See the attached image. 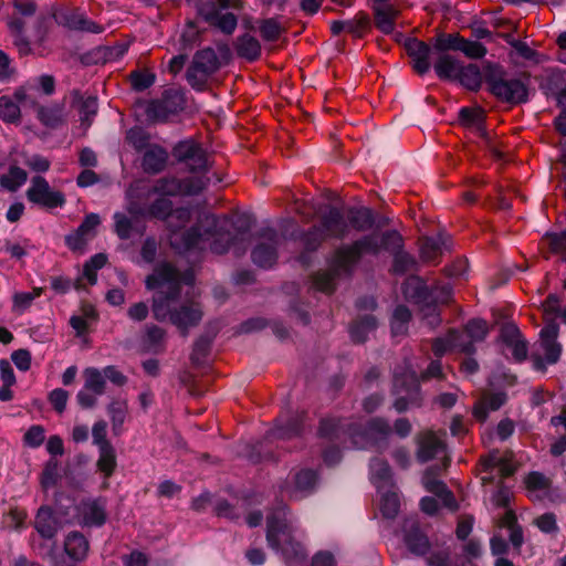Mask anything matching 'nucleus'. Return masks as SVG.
I'll return each instance as SVG.
<instances>
[{
    "instance_id": "obj_1",
    "label": "nucleus",
    "mask_w": 566,
    "mask_h": 566,
    "mask_svg": "<svg viewBox=\"0 0 566 566\" xmlns=\"http://www.w3.org/2000/svg\"><path fill=\"white\" fill-rule=\"evenodd\" d=\"M149 214L157 219H166L167 226L171 231L170 244L178 252H187L192 249H206V242L212 252L222 254L230 248L233 237L227 231L231 223L226 217L213 214L203 216L198 224L190 230L179 233L178 229L186 226L191 217L188 208H178L172 210V202L164 196H159L149 207Z\"/></svg>"
},
{
    "instance_id": "obj_2",
    "label": "nucleus",
    "mask_w": 566,
    "mask_h": 566,
    "mask_svg": "<svg viewBox=\"0 0 566 566\" xmlns=\"http://www.w3.org/2000/svg\"><path fill=\"white\" fill-rule=\"evenodd\" d=\"M180 273L169 263L159 265L146 279L148 290H156L153 296L151 311L154 318L163 322L169 318L184 336L189 328L197 326L202 318V307L195 300H187L178 307L176 301L181 290Z\"/></svg>"
},
{
    "instance_id": "obj_3",
    "label": "nucleus",
    "mask_w": 566,
    "mask_h": 566,
    "mask_svg": "<svg viewBox=\"0 0 566 566\" xmlns=\"http://www.w3.org/2000/svg\"><path fill=\"white\" fill-rule=\"evenodd\" d=\"M402 244L401 235L396 231L381 234L373 233L356 240L352 244L338 248L327 270L316 272L312 276V286L319 292L332 294L342 276H349L354 266L365 254H378L381 250H396Z\"/></svg>"
},
{
    "instance_id": "obj_4",
    "label": "nucleus",
    "mask_w": 566,
    "mask_h": 566,
    "mask_svg": "<svg viewBox=\"0 0 566 566\" xmlns=\"http://www.w3.org/2000/svg\"><path fill=\"white\" fill-rule=\"evenodd\" d=\"M390 426L380 418L371 419L367 428L363 429L358 424L345 422L334 418L323 419L319 426V434L331 440H338L346 443V437L350 439L352 446L355 448H366L373 436L388 434Z\"/></svg>"
},
{
    "instance_id": "obj_5",
    "label": "nucleus",
    "mask_w": 566,
    "mask_h": 566,
    "mask_svg": "<svg viewBox=\"0 0 566 566\" xmlns=\"http://www.w3.org/2000/svg\"><path fill=\"white\" fill-rule=\"evenodd\" d=\"M266 541L271 548L280 551L285 559L304 555L303 546L293 537V528L285 518L284 510L268 516Z\"/></svg>"
},
{
    "instance_id": "obj_6",
    "label": "nucleus",
    "mask_w": 566,
    "mask_h": 566,
    "mask_svg": "<svg viewBox=\"0 0 566 566\" xmlns=\"http://www.w3.org/2000/svg\"><path fill=\"white\" fill-rule=\"evenodd\" d=\"M244 8L242 0H206L197 3V14L210 27L227 35H231L238 27V17L233 12H222L233 9L241 11Z\"/></svg>"
},
{
    "instance_id": "obj_7",
    "label": "nucleus",
    "mask_w": 566,
    "mask_h": 566,
    "mask_svg": "<svg viewBox=\"0 0 566 566\" xmlns=\"http://www.w3.org/2000/svg\"><path fill=\"white\" fill-rule=\"evenodd\" d=\"M348 233L349 224L345 219V213L336 207H328L321 214L318 224H315L304 235V244L306 250L315 251L326 239H343Z\"/></svg>"
},
{
    "instance_id": "obj_8",
    "label": "nucleus",
    "mask_w": 566,
    "mask_h": 566,
    "mask_svg": "<svg viewBox=\"0 0 566 566\" xmlns=\"http://www.w3.org/2000/svg\"><path fill=\"white\" fill-rule=\"evenodd\" d=\"M484 78L491 93L501 102L522 104L528 98L526 84L520 78H506L503 69L496 64H486Z\"/></svg>"
},
{
    "instance_id": "obj_9",
    "label": "nucleus",
    "mask_w": 566,
    "mask_h": 566,
    "mask_svg": "<svg viewBox=\"0 0 566 566\" xmlns=\"http://www.w3.org/2000/svg\"><path fill=\"white\" fill-rule=\"evenodd\" d=\"M210 182L209 177L190 176L182 179L177 177H164L156 180L148 195L169 196H193L200 193Z\"/></svg>"
},
{
    "instance_id": "obj_10",
    "label": "nucleus",
    "mask_w": 566,
    "mask_h": 566,
    "mask_svg": "<svg viewBox=\"0 0 566 566\" xmlns=\"http://www.w3.org/2000/svg\"><path fill=\"white\" fill-rule=\"evenodd\" d=\"M219 60L216 52L210 49L198 51L187 70L186 78L189 85L197 91H205L209 77L218 70Z\"/></svg>"
},
{
    "instance_id": "obj_11",
    "label": "nucleus",
    "mask_w": 566,
    "mask_h": 566,
    "mask_svg": "<svg viewBox=\"0 0 566 566\" xmlns=\"http://www.w3.org/2000/svg\"><path fill=\"white\" fill-rule=\"evenodd\" d=\"M25 195L31 203L48 210L62 208L66 202L65 195L51 188L48 180L42 176H35L31 179V185Z\"/></svg>"
},
{
    "instance_id": "obj_12",
    "label": "nucleus",
    "mask_w": 566,
    "mask_h": 566,
    "mask_svg": "<svg viewBox=\"0 0 566 566\" xmlns=\"http://www.w3.org/2000/svg\"><path fill=\"white\" fill-rule=\"evenodd\" d=\"M56 22L71 30L99 34L105 31L104 25L88 19L80 9H65L55 15Z\"/></svg>"
},
{
    "instance_id": "obj_13",
    "label": "nucleus",
    "mask_w": 566,
    "mask_h": 566,
    "mask_svg": "<svg viewBox=\"0 0 566 566\" xmlns=\"http://www.w3.org/2000/svg\"><path fill=\"white\" fill-rule=\"evenodd\" d=\"M261 238L263 239L252 251L253 262L264 269L273 266L277 259V247L281 237L273 229H265Z\"/></svg>"
},
{
    "instance_id": "obj_14",
    "label": "nucleus",
    "mask_w": 566,
    "mask_h": 566,
    "mask_svg": "<svg viewBox=\"0 0 566 566\" xmlns=\"http://www.w3.org/2000/svg\"><path fill=\"white\" fill-rule=\"evenodd\" d=\"M394 386L397 394L406 392L395 401V408L398 412L405 411L409 405H418L419 382L415 371L398 375L395 373Z\"/></svg>"
},
{
    "instance_id": "obj_15",
    "label": "nucleus",
    "mask_w": 566,
    "mask_h": 566,
    "mask_svg": "<svg viewBox=\"0 0 566 566\" xmlns=\"http://www.w3.org/2000/svg\"><path fill=\"white\" fill-rule=\"evenodd\" d=\"M448 465V459H444L442 465H432L428 468L422 476L424 489L441 497L444 504L450 509H455V500L453 494L447 489L446 484L438 479V475Z\"/></svg>"
},
{
    "instance_id": "obj_16",
    "label": "nucleus",
    "mask_w": 566,
    "mask_h": 566,
    "mask_svg": "<svg viewBox=\"0 0 566 566\" xmlns=\"http://www.w3.org/2000/svg\"><path fill=\"white\" fill-rule=\"evenodd\" d=\"M431 349L434 356L442 357L448 352H459L472 355L475 347L471 343L463 340V335L457 329H450L444 337H437L431 343Z\"/></svg>"
},
{
    "instance_id": "obj_17",
    "label": "nucleus",
    "mask_w": 566,
    "mask_h": 566,
    "mask_svg": "<svg viewBox=\"0 0 566 566\" xmlns=\"http://www.w3.org/2000/svg\"><path fill=\"white\" fill-rule=\"evenodd\" d=\"M77 512L82 525L99 527L105 524L107 518L106 500L98 497L82 501Z\"/></svg>"
},
{
    "instance_id": "obj_18",
    "label": "nucleus",
    "mask_w": 566,
    "mask_h": 566,
    "mask_svg": "<svg viewBox=\"0 0 566 566\" xmlns=\"http://www.w3.org/2000/svg\"><path fill=\"white\" fill-rule=\"evenodd\" d=\"M101 223V219L96 213L85 216L83 222L71 234L66 235L65 242L72 250H80L83 245L95 235V230Z\"/></svg>"
},
{
    "instance_id": "obj_19",
    "label": "nucleus",
    "mask_w": 566,
    "mask_h": 566,
    "mask_svg": "<svg viewBox=\"0 0 566 566\" xmlns=\"http://www.w3.org/2000/svg\"><path fill=\"white\" fill-rule=\"evenodd\" d=\"M557 336L558 324L553 321L547 323L539 333L541 346L548 364L557 363L562 354V345L557 343Z\"/></svg>"
},
{
    "instance_id": "obj_20",
    "label": "nucleus",
    "mask_w": 566,
    "mask_h": 566,
    "mask_svg": "<svg viewBox=\"0 0 566 566\" xmlns=\"http://www.w3.org/2000/svg\"><path fill=\"white\" fill-rule=\"evenodd\" d=\"M405 48L408 55L412 59L413 70L420 75L427 73L430 69V45L413 38L406 41Z\"/></svg>"
},
{
    "instance_id": "obj_21",
    "label": "nucleus",
    "mask_w": 566,
    "mask_h": 566,
    "mask_svg": "<svg viewBox=\"0 0 566 566\" xmlns=\"http://www.w3.org/2000/svg\"><path fill=\"white\" fill-rule=\"evenodd\" d=\"M506 401L504 392L485 391L476 400L473 406V416L476 420L483 422L486 420L489 412L499 410Z\"/></svg>"
},
{
    "instance_id": "obj_22",
    "label": "nucleus",
    "mask_w": 566,
    "mask_h": 566,
    "mask_svg": "<svg viewBox=\"0 0 566 566\" xmlns=\"http://www.w3.org/2000/svg\"><path fill=\"white\" fill-rule=\"evenodd\" d=\"M34 528L46 539H52L61 527V523L50 506H41L34 518Z\"/></svg>"
},
{
    "instance_id": "obj_23",
    "label": "nucleus",
    "mask_w": 566,
    "mask_h": 566,
    "mask_svg": "<svg viewBox=\"0 0 566 566\" xmlns=\"http://www.w3.org/2000/svg\"><path fill=\"white\" fill-rule=\"evenodd\" d=\"M317 482V474L311 469H302L293 474L292 486L286 488L290 497L298 499L312 492Z\"/></svg>"
},
{
    "instance_id": "obj_24",
    "label": "nucleus",
    "mask_w": 566,
    "mask_h": 566,
    "mask_svg": "<svg viewBox=\"0 0 566 566\" xmlns=\"http://www.w3.org/2000/svg\"><path fill=\"white\" fill-rule=\"evenodd\" d=\"M167 161V150L159 145H150L144 153L142 168L147 174L156 175L166 168Z\"/></svg>"
},
{
    "instance_id": "obj_25",
    "label": "nucleus",
    "mask_w": 566,
    "mask_h": 566,
    "mask_svg": "<svg viewBox=\"0 0 566 566\" xmlns=\"http://www.w3.org/2000/svg\"><path fill=\"white\" fill-rule=\"evenodd\" d=\"M303 413H296L289 419L279 418L275 428L271 431V436L274 439L282 440H289L300 436L303 431Z\"/></svg>"
},
{
    "instance_id": "obj_26",
    "label": "nucleus",
    "mask_w": 566,
    "mask_h": 566,
    "mask_svg": "<svg viewBox=\"0 0 566 566\" xmlns=\"http://www.w3.org/2000/svg\"><path fill=\"white\" fill-rule=\"evenodd\" d=\"M444 453L443 442L433 433L424 432L419 437L418 460L427 462Z\"/></svg>"
},
{
    "instance_id": "obj_27",
    "label": "nucleus",
    "mask_w": 566,
    "mask_h": 566,
    "mask_svg": "<svg viewBox=\"0 0 566 566\" xmlns=\"http://www.w3.org/2000/svg\"><path fill=\"white\" fill-rule=\"evenodd\" d=\"M373 10L376 28L385 34L392 33L399 11L391 4H375Z\"/></svg>"
},
{
    "instance_id": "obj_28",
    "label": "nucleus",
    "mask_w": 566,
    "mask_h": 566,
    "mask_svg": "<svg viewBox=\"0 0 566 566\" xmlns=\"http://www.w3.org/2000/svg\"><path fill=\"white\" fill-rule=\"evenodd\" d=\"M88 548V541L82 533L74 531L67 534L64 542V551L71 559L75 562L85 559Z\"/></svg>"
},
{
    "instance_id": "obj_29",
    "label": "nucleus",
    "mask_w": 566,
    "mask_h": 566,
    "mask_svg": "<svg viewBox=\"0 0 566 566\" xmlns=\"http://www.w3.org/2000/svg\"><path fill=\"white\" fill-rule=\"evenodd\" d=\"M459 120L462 126L472 129L479 136H485V113L481 107H462L459 112Z\"/></svg>"
},
{
    "instance_id": "obj_30",
    "label": "nucleus",
    "mask_w": 566,
    "mask_h": 566,
    "mask_svg": "<svg viewBox=\"0 0 566 566\" xmlns=\"http://www.w3.org/2000/svg\"><path fill=\"white\" fill-rule=\"evenodd\" d=\"M107 413L112 423L114 436H120L124 431V423L128 417V402L126 399H113L107 406Z\"/></svg>"
},
{
    "instance_id": "obj_31",
    "label": "nucleus",
    "mask_w": 566,
    "mask_h": 566,
    "mask_svg": "<svg viewBox=\"0 0 566 566\" xmlns=\"http://www.w3.org/2000/svg\"><path fill=\"white\" fill-rule=\"evenodd\" d=\"M235 51L238 56L248 61H255L261 55V44L250 34H243L237 39Z\"/></svg>"
},
{
    "instance_id": "obj_32",
    "label": "nucleus",
    "mask_w": 566,
    "mask_h": 566,
    "mask_svg": "<svg viewBox=\"0 0 566 566\" xmlns=\"http://www.w3.org/2000/svg\"><path fill=\"white\" fill-rule=\"evenodd\" d=\"M405 542L409 551L416 555H426L430 549L428 537L415 525L413 522L405 536Z\"/></svg>"
},
{
    "instance_id": "obj_33",
    "label": "nucleus",
    "mask_w": 566,
    "mask_h": 566,
    "mask_svg": "<svg viewBox=\"0 0 566 566\" xmlns=\"http://www.w3.org/2000/svg\"><path fill=\"white\" fill-rule=\"evenodd\" d=\"M541 88L547 96H557L566 90V70H552L541 84Z\"/></svg>"
},
{
    "instance_id": "obj_34",
    "label": "nucleus",
    "mask_w": 566,
    "mask_h": 566,
    "mask_svg": "<svg viewBox=\"0 0 566 566\" xmlns=\"http://www.w3.org/2000/svg\"><path fill=\"white\" fill-rule=\"evenodd\" d=\"M345 219H347L349 229L353 228L357 231L368 230L374 224L373 213L367 208L349 209L345 213Z\"/></svg>"
},
{
    "instance_id": "obj_35",
    "label": "nucleus",
    "mask_w": 566,
    "mask_h": 566,
    "mask_svg": "<svg viewBox=\"0 0 566 566\" xmlns=\"http://www.w3.org/2000/svg\"><path fill=\"white\" fill-rule=\"evenodd\" d=\"M96 467L98 471L103 473L105 479H108L113 475L117 467V461L116 452L112 444H105L98 449Z\"/></svg>"
},
{
    "instance_id": "obj_36",
    "label": "nucleus",
    "mask_w": 566,
    "mask_h": 566,
    "mask_svg": "<svg viewBox=\"0 0 566 566\" xmlns=\"http://www.w3.org/2000/svg\"><path fill=\"white\" fill-rule=\"evenodd\" d=\"M460 66L459 61L454 56L442 53L434 63V71L439 78L450 80L455 78Z\"/></svg>"
},
{
    "instance_id": "obj_37",
    "label": "nucleus",
    "mask_w": 566,
    "mask_h": 566,
    "mask_svg": "<svg viewBox=\"0 0 566 566\" xmlns=\"http://www.w3.org/2000/svg\"><path fill=\"white\" fill-rule=\"evenodd\" d=\"M482 77L481 71L476 64L460 66L455 76L463 86L471 91H476L481 87Z\"/></svg>"
},
{
    "instance_id": "obj_38",
    "label": "nucleus",
    "mask_w": 566,
    "mask_h": 566,
    "mask_svg": "<svg viewBox=\"0 0 566 566\" xmlns=\"http://www.w3.org/2000/svg\"><path fill=\"white\" fill-rule=\"evenodd\" d=\"M114 220L115 232L123 240L129 239L134 233L143 234L145 230L144 226H138L133 219L120 212L114 214Z\"/></svg>"
},
{
    "instance_id": "obj_39",
    "label": "nucleus",
    "mask_w": 566,
    "mask_h": 566,
    "mask_svg": "<svg viewBox=\"0 0 566 566\" xmlns=\"http://www.w3.org/2000/svg\"><path fill=\"white\" fill-rule=\"evenodd\" d=\"M489 333L488 323L484 319L474 318L467 323L463 335L465 343H471L474 346L475 342H482Z\"/></svg>"
},
{
    "instance_id": "obj_40",
    "label": "nucleus",
    "mask_w": 566,
    "mask_h": 566,
    "mask_svg": "<svg viewBox=\"0 0 566 566\" xmlns=\"http://www.w3.org/2000/svg\"><path fill=\"white\" fill-rule=\"evenodd\" d=\"M370 479L378 489H382L389 484L391 480V470L389 464L381 459H374L370 462Z\"/></svg>"
},
{
    "instance_id": "obj_41",
    "label": "nucleus",
    "mask_w": 566,
    "mask_h": 566,
    "mask_svg": "<svg viewBox=\"0 0 566 566\" xmlns=\"http://www.w3.org/2000/svg\"><path fill=\"white\" fill-rule=\"evenodd\" d=\"M376 326V318L371 315H366L355 321L349 329L353 342L364 343L367 338V335L373 332Z\"/></svg>"
},
{
    "instance_id": "obj_42",
    "label": "nucleus",
    "mask_w": 566,
    "mask_h": 566,
    "mask_svg": "<svg viewBox=\"0 0 566 566\" xmlns=\"http://www.w3.org/2000/svg\"><path fill=\"white\" fill-rule=\"evenodd\" d=\"M38 118L43 125L55 128L60 126L65 119L63 107L57 104L51 106H40L38 107Z\"/></svg>"
},
{
    "instance_id": "obj_43",
    "label": "nucleus",
    "mask_w": 566,
    "mask_h": 566,
    "mask_svg": "<svg viewBox=\"0 0 566 566\" xmlns=\"http://www.w3.org/2000/svg\"><path fill=\"white\" fill-rule=\"evenodd\" d=\"M84 386L97 395H104L106 391V380L103 371L96 367H87L83 370Z\"/></svg>"
},
{
    "instance_id": "obj_44",
    "label": "nucleus",
    "mask_w": 566,
    "mask_h": 566,
    "mask_svg": "<svg viewBox=\"0 0 566 566\" xmlns=\"http://www.w3.org/2000/svg\"><path fill=\"white\" fill-rule=\"evenodd\" d=\"M27 178L25 170L18 166H11L8 172L0 177V185L9 191H15L27 181Z\"/></svg>"
},
{
    "instance_id": "obj_45",
    "label": "nucleus",
    "mask_w": 566,
    "mask_h": 566,
    "mask_svg": "<svg viewBox=\"0 0 566 566\" xmlns=\"http://www.w3.org/2000/svg\"><path fill=\"white\" fill-rule=\"evenodd\" d=\"M411 318V313L405 305H399L394 311L390 326L394 336H401L407 333L408 323Z\"/></svg>"
},
{
    "instance_id": "obj_46",
    "label": "nucleus",
    "mask_w": 566,
    "mask_h": 566,
    "mask_svg": "<svg viewBox=\"0 0 566 566\" xmlns=\"http://www.w3.org/2000/svg\"><path fill=\"white\" fill-rule=\"evenodd\" d=\"M21 111L17 102L10 96L0 97V118L6 123L20 122Z\"/></svg>"
},
{
    "instance_id": "obj_47",
    "label": "nucleus",
    "mask_w": 566,
    "mask_h": 566,
    "mask_svg": "<svg viewBox=\"0 0 566 566\" xmlns=\"http://www.w3.org/2000/svg\"><path fill=\"white\" fill-rule=\"evenodd\" d=\"M76 104L82 124L88 127L92 123V118L97 113V98L94 96H87L85 98L81 96L76 99Z\"/></svg>"
},
{
    "instance_id": "obj_48",
    "label": "nucleus",
    "mask_w": 566,
    "mask_h": 566,
    "mask_svg": "<svg viewBox=\"0 0 566 566\" xmlns=\"http://www.w3.org/2000/svg\"><path fill=\"white\" fill-rule=\"evenodd\" d=\"M185 165L188 170L193 174L192 176L207 177L206 174L210 168L208 153L201 147Z\"/></svg>"
},
{
    "instance_id": "obj_49",
    "label": "nucleus",
    "mask_w": 566,
    "mask_h": 566,
    "mask_svg": "<svg viewBox=\"0 0 566 566\" xmlns=\"http://www.w3.org/2000/svg\"><path fill=\"white\" fill-rule=\"evenodd\" d=\"M462 36L457 33H439L432 42L433 49L438 52L446 53L449 50L459 51Z\"/></svg>"
},
{
    "instance_id": "obj_50",
    "label": "nucleus",
    "mask_w": 566,
    "mask_h": 566,
    "mask_svg": "<svg viewBox=\"0 0 566 566\" xmlns=\"http://www.w3.org/2000/svg\"><path fill=\"white\" fill-rule=\"evenodd\" d=\"M146 113L149 119L157 122H166L172 115L168 101H164V98L149 103Z\"/></svg>"
},
{
    "instance_id": "obj_51",
    "label": "nucleus",
    "mask_w": 566,
    "mask_h": 566,
    "mask_svg": "<svg viewBox=\"0 0 566 566\" xmlns=\"http://www.w3.org/2000/svg\"><path fill=\"white\" fill-rule=\"evenodd\" d=\"M400 507V500L396 492H386L381 495L380 512L386 518H394Z\"/></svg>"
},
{
    "instance_id": "obj_52",
    "label": "nucleus",
    "mask_w": 566,
    "mask_h": 566,
    "mask_svg": "<svg viewBox=\"0 0 566 566\" xmlns=\"http://www.w3.org/2000/svg\"><path fill=\"white\" fill-rule=\"evenodd\" d=\"M200 148L201 145L193 140H184L175 146L174 156L179 163L186 164Z\"/></svg>"
},
{
    "instance_id": "obj_53",
    "label": "nucleus",
    "mask_w": 566,
    "mask_h": 566,
    "mask_svg": "<svg viewBox=\"0 0 566 566\" xmlns=\"http://www.w3.org/2000/svg\"><path fill=\"white\" fill-rule=\"evenodd\" d=\"M441 254L440 243L432 238H423L420 241V256L426 262H436Z\"/></svg>"
},
{
    "instance_id": "obj_54",
    "label": "nucleus",
    "mask_w": 566,
    "mask_h": 566,
    "mask_svg": "<svg viewBox=\"0 0 566 566\" xmlns=\"http://www.w3.org/2000/svg\"><path fill=\"white\" fill-rule=\"evenodd\" d=\"M149 139V134L140 127H133L126 134L127 143L138 151L146 150L150 146Z\"/></svg>"
},
{
    "instance_id": "obj_55",
    "label": "nucleus",
    "mask_w": 566,
    "mask_h": 566,
    "mask_svg": "<svg viewBox=\"0 0 566 566\" xmlns=\"http://www.w3.org/2000/svg\"><path fill=\"white\" fill-rule=\"evenodd\" d=\"M259 29L265 41H276L283 32L281 24L273 18L262 20Z\"/></svg>"
},
{
    "instance_id": "obj_56",
    "label": "nucleus",
    "mask_w": 566,
    "mask_h": 566,
    "mask_svg": "<svg viewBox=\"0 0 566 566\" xmlns=\"http://www.w3.org/2000/svg\"><path fill=\"white\" fill-rule=\"evenodd\" d=\"M347 32L356 35V36H363L364 33L369 29L370 27V20L367 13L365 12H358L354 19L347 20Z\"/></svg>"
},
{
    "instance_id": "obj_57",
    "label": "nucleus",
    "mask_w": 566,
    "mask_h": 566,
    "mask_svg": "<svg viewBox=\"0 0 566 566\" xmlns=\"http://www.w3.org/2000/svg\"><path fill=\"white\" fill-rule=\"evenodd\" d=\"M43 287H34L32 292L15 293L13 296V306L20 312L29 308L34 298L41 296Z\"/></svg>"
},
{
    "instance_id": "obj_58",
    "label": "nucleus",
    "mask_w": 566,
    "mask_h": 566,
    "mask_svg": "<svg viewBox=\"0 0 566 566\" xmlns=\"http://www.w3.org/2000/svg\"><path fill=\"white\" fill-rule=\"evenodd\" d=\"M459 51L463 52L470 59H482L488 52L486 48L482 43L478 41H468L464 38H462Z\"/></svg>"
},
{
    "instance_id": "obj_59",
    "label": "nucleus",
    "mask_w": 566,
    "mask_h": 566,
    "mask_svg": "<svg viewBox=\"0 0 566 566\" xmlns=\"http://www.w3.org/2000/svg\"><path fill=\"white\" fill-rule=\"evenodd\" d=\"M59 476V464L56 460H49L43 469L41 475V484L43 489H50L53 486Z\"/></svg>"
},
{
    "instance_id": "obj_60",
    "label": "nucleus",
    "mask_w": 566,
    "mask_h": 566,
    "mask_svg": "<svg viewBox=\"0 0 566 566\" xmlns=\"http://www.w3.org/2000/svg\"><path fill=\"white\" fill-rule=\"evenodd\" d=\"M210 345L211 338L205 336L200 337L195 343L193 350L191 354V360L197 365L201 364L209 354Z\"/></svg>"
},
{
    "instance_id": "obj_61",
    "label": "nucleus",
    "mask_w": 566,
    "mask_h": 566,
    "mask_svg": "<svg viewBox=\"0 0 566 566\" xmlns=\"http://www.w3.org/2000/svg\"><path fill=\"white\" fill-rule=\"evenodd\" d=\"M403 294L406 297L415 298L417 302H421L424 300V289L421 282L416 277H410L407 280Z\"/></svg>"
},
{
    "instance_id": "obj_62",
    "label": "nucleus",
    "mask_w": 566,
    "mask_h": 566,
    "mask_svg": "<svg viewBox=\"0 0 566 566\" xmlns=\"http://www.w3.org/2000/svg\"><path fill=\"white\" fill-rule=\"evenodd\" d=\"M132 85L136 91H144L155 82V75L149 72H133L130 74Z\"/></svg>"
},
{
    "instance_id": "obj_63",
    "label": "nucleus",
    "mask_w": 566,
    "mask_h": 566,
    "mask_svg": "<svg viewBox=\"0 0 566 566\" xmlns=\"http://www.w3.org/2000/svg\"><path fill=\"white\" fill-rule=\"evenodd\" d=\"M27 518V513L18 507L11 509L3 517V526L7 528H20Z\"/></svg>"
},
{
    "instance_id": "obj_64",
    "label": "nucleus",
    "mask_w": 566,
    "mask_h": 566,
    "mask_svg": "<svg viewBox=\"0 0 566 566\" xmlns=\"http://www.w3.org/2000/svg\"><path fill=\"white\" fill-rule=\"evenodd\" d=\"M551 250L556 253H562L566 262V230L560 233L547 235Z\"/></svg>"
}]
</instances>
